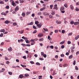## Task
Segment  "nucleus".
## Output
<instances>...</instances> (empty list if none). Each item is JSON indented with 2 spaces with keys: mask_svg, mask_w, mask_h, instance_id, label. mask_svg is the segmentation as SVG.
<instances>
[{
  "mask_svg": "<svg viewBox=\"0 0 79 79\" xmlns=\"http://www.w3.org/2000/svg\"><path fill=\"white\" fill-rule=\"evenodd\" d=\"M73 65H75L76 64V60H74L73 62Z\"/></svg>",
  "mask_w": 79,
  "mask_h": 79,
  "instance_id": "nucleus-58",
  "label": "nucleus"
},
{
  "mask_svg": "<svg viewBox=\"0 0 79 79\" xmlns=\"http://www.w3.org/2000/svg\"><path fill=\"white\" fill-rule=\"evenodd\" d=\"M3 33H1L0 34V37H3Z\"/></svg>",
  "mask_w": 79,
  "mask_h": 79,
  "instance_id": "nucleus-47",
  "label": "nucleus"
},
{
  "mask_svg": "<svg viewBox=\"0 0 79 79\" xmlns=\"http://www.w3.org/2000/svg\"><path fill=\"white\" fill-rule=\"evenodd\" d=\"M11 49H12L11 47H10L9 48H8V51H9V52H10V51H11Z\"/></svg>",
  "mask_w": 79,
  "mask_h": 79,
  "instance_id": "nucleus-35",
  "label": "nucleus"
},
{
  "mask_svg": "<svg viewBox=\"0 0 79 79\" xmlns=\"http://www.w3.org/2000/svg\"><path fill=\"white\" fill-rule=\"evenodd\" d=\"M65 32V31H64V30H63L62 31V34H64Z\"/></svg>",
  "mask_w": 79,
  "mask_h": 79,
  "instance_id": "nucleus-50",
  "label": "nucleus"
},
{
  "mask_svg": "<svg viewBox=\"0 0 79 79\" xmlns=\"http://www.w3.org/2000/svg\"><path fill=\"white\" fill-rule=\"evenodd\" d=\"M64 6L65 8H68V5L67 4H64Z\"/></svg>",
  "mask_w": 79,
  "mask_h": 79,
  "instance_id": "nucleus-49",
  "label": "nucleus"
},
{
  "mask_svg": "<svg viewBox=\"0 0 79 79\" xmlns=\"http://www.w3.org/2000/svg\"><path fill=\"white\" fill-rule=\"evenodd\" d=\"M4 2L3 1H1L0 2V4H4Z\"/></svg>",
  "mask_w": 79,
  "mask_h": 79,
  "instance_id": "nucleus-52",
  "label": "nucleus"
},
{
  "mask_svg": "<svg viewBox=\"0 0 79 79\" xmlns=\"http://www.w3.org/2000/svg\"><path fill=\"white\" fill-rule=\"evenodd\" d=\"M29 25H33V22H31L29 23Z\"/></svg>",
  "mask_w": 79,
  "mask_h": 79,
  "instance_id": "nucleus-54",
  "label": "nucleus"
},
{
  "mask_svg": "<svg viewBox=\"0 0 79 79\" xmlns=\"http://www.w3.org/2000/svg\"><path fill=\"white\" fill-rule=\"evenodd\" d=\"M19 78H20L21 79H22V78H23V75L22 74H20L19 76Z\"/></svg>",
  "mask_w": 79,
  "mask_h": 79,
  "instance_id": "nucleus-11",
  "label": "nucleus"
},
{
  "mask_svg": "<svg viewBox=\"0 0 79 79\" xmlns=\"http://www.w3.org/2000/svg\"><path fill=\"white\" fill-rule=\"evenodd\" d=\"M79 38V35H78L77 36L75 37V40H77Z\"/></svg>",
  "mask_w": 79,
  "mask_h": 79,
  "instance_id": "nucleus-17",
  "label": "nucleus"
},
{
  "mask_svg": "<svg viewBox=\"0 0 79 79\" xmlns=\"http://www.w3.org/2000/svg\"><path fill=\"white\" fill-rule=\"evenodd\" d=\"M60 56H61V57H64V55L63 54H61Z\"/></svg>",
  "mask_w": 79,
  "mask_h": 79,
  "instance_id": "nucleus-46",
  "label": "nucleus"
},
{
  "mask_svg": "<svg viewBox=\"0 0 79 79\" xmlns=\"http://www.w3.org/2000/svg\"><path fill=\"white\" fill-rule=\"evenodd\" d=\"M22 38L23 39H24V40H27V37L24 36H23Z\"/></svg>",
  "mask_w": 79,
  "mask_h": 79,
  "instance_id": "nucleus-16",
  "label": "nucleus"
},
{
  "mask_svg": "<svg viewBox=\"0 0 79 79\" xmlns=\"http://www.w3.org/2000/svg\"><path fill=\"white\" fill-rule=\"evenodd\" d=\"M25 76H26V77H28L29 76V75L27 73H26L24 75Z\"/></svg>",
  "mask_w": 79,
  "mask_h": 79,
  "instance_id": "nucleus-25",
  "label": "nucleus"
},
{
  "mask_svg": "<svg viewBox=\"0 0 79 79\" xmlns=\"http://www.w3.org/2000/svg\"><path fill=\"white\" fill-rule=\"evenodd\" d=\"M56 23L57 24H60L61 23V21H58V20H57L56 21Z\"/></svg>",
  "mask_w": 79,
  "mask_h": 79,
  "instance_id": "nucleus-3",
  "label": "nucleus"
},
{
  "mask_svg": "<svg viewBox=\"0 0 79 79\" xmlns=\"http://www.w3.org/2000/svg\"><path fill=\"white\" fill-rule=\"evenodd\" d=\"M44 58H46L47 57V55L44 54L43 56Z\"/></svg>",
  "mask_w": 79,
  "mask_h": 79,
  "instance_id": "nucleus-60",
  "label": "nucleus"
},
{
  "mask_svg": "<svg viewBox=\"0 0 79 79\" xmlns=\"http://www.w3.org/2000/svg\"><path fill=\"white\" fill-rule=\"evenodd\" d=\"M25 42H26V43L27 44H30V41L27 40H25Z\"/></svg>",
  "mask_w": 79,
  "mask_h": 79,
  "instance_id": "nucleus-8",
  "label": "nucleus"
},
{
  "mask_svg": "<svg viewBox=\"0 0 79 79\" xmlns=\"http://www.w3.org/2000/svg\"><path fill=\"white\" fill-rule=\"evenodd\" d=\"M72 34H73V32H71L69 33L68 35V36H70V35H72Z\"/></svg>",
  "mask_w": 79,
  "mask_h": 79,
  "instance_id": "nucleus-40",
  "label": "nucleus"
},
{
  "mask_svg": "<svg viewBox=\"0 0 79 79\" xmlns=\"http://www.w3.org/2000/svg\"><path fill=\"white\" fill-rule=\"evenodd\" d=\"M45 9V7H43V8L40 9V11H43V10H44Z\"/></svg>",
  "mask_w": 79,
  "mask_h": 79,
  "instance_id": "nucleus-14",
  "label": "nucleus"
},
{
  "mask_svg": "<svg viewBox=\"0 0 79 79\" xmlns=\"http://www.w3.org/2000/svg\"><path fill=\"white\" fill-rule=\"evenodd\" d=\"M39 59L40 60H41V61H43V60H44V58L40 57L39 58Z\"/></svg>",
  "mask_w": 79,
  "mask_h": 79,
  "instance_id": "nucleus-39",
  "label": "nucleus"
},
{
  "mask_svg": "<svg viewBox=\"0 0 79 79\" xmlns=\"http://www.w3.org/2000/svg\"><path fill=\"white\" fill-rule=\"evenodd\" d=\"M5 60H8V58L7 57L5 56Z\"/></svg>",
  "mask_w": 79,
  "mask_h": 79,
  "instance_id": "nucleus-51",
  "label": "nucleus"
},
{
  "mask_svg": "<svg viewBox=\"0 0 79 79\" xmlns=\"http://www.w3.org/2000/svg\"><path fill=\"white\" fill-rule=\"evenodd\" d=\"M13 24L14 26H16L17 25L16 23H13Z\"/></svg>",
  "mask_w": 79,
  "mask_h": 79,
  "instance_id": "nucleus-42",
  "label": "nucleus"
},
{
  "mask_svg": "<svg viewBox=\"0 0 79 79\" xmlns=\"http://www.w3.org/2000/svg\"><path fill=\"white\" fill-rule=\"evenodd\" d=\"M25 46H26L27 47H30V46H31V44H26Z\"/></svg>",
  "mask_w": 79,
  "mask_h": 79,
  "instance_id": "nucleus-44",
  "label": "nucleus"
},
{
  "mask_svg": "<svg viewBox=\"0 0 79 79\" xmlns=\"http://www.w3.org/2000/svg\"><path fill=\"white\" fill-rule=\"evenodd\" d=\"M48 39H49V40H50V39H52V38H50V36L48 35Z\"/></svg>",
  "mask_w": 79,
  "mask_h": 79,
  "instance_id": "nucleus-45",
  "label": "nucleus"
},
{
  "mask_svg": "<svg viewBox=\"0 0 79 79\" xmlns=\"http://www.w3.org/2000/svg\"><path fill=\"white\" fill-rule=\"evenodd\" d=\"M55 12L52 11V12L51 15H55Z\"/></svg>",
  "mask_w": 79,
  "mask_h": 79,
  "instance_id": "nucleus-30",
  "label": "nucleus"
},
{
  "mask_svg": "<svg viewBox=\"0 0 79 79\" xmlns=\"http://www.w3.org/2000/svg\"><path fill=\"white\" fill-rule=\"evenodd\" d=\"M76 11H79V9L77 8L75 9Z\"/></svg>",
  "mask_w": 79,
  "mask_h": 79,
  "instance_id": "nucleus-63",
  "label": "nucleus"
},
{
  "mask_svg": "<svg viewBox=\"0 0 79 79\" xmlns=\"http://www.w3.org/2000/svg\"><path fill=\"white\" fill-rule=\"evenodd\" d=\"M42 14V13L40 12H39L38 13L37 15H38L39 16H40Z\"/></svg>",
  "mask_w": 79,
  "mask_h": 79,
  "instance_id": "nucleus-53",
  "label": "nucleus"
},
{
  "mask_svg": "<svg viewBox=\"0 0 79 79\" xmlns=\"http://www.w3.org/2000/svg\"><path fill=\"white\" fill-rule=\"evenodd\" d=\"M59 66L60 67L62 68L63 67V64H60L59 65Z\"/></svg>",
  "mask_w": 79,
  "mask_h": 79,
  "instance_id": "nucleus-29",
  "label": "nucleus"
},
{
  "mask_svg": "<svg viewBox=\"0 0 79 79\" xmlns=\"http://www.w3.org/2000/svg\"><path fill=\"white\" fill-rule=\"evenodd\" d=\"M27 15H29L30 14H31V12H28L26 13Z\"/></svg>",
  "mask_w": 79,
  "mask_h": 79,
  "instance_id": "nucleus-32",
  "label": "nucleus"
},
{
  "mask_svg": "<svg viewBox=\"0 0 79 79\" xmlns=\"http://www.w3.org/2000/svg\"><path fill=\"white\" fill-rule=\"evenodd\" d=\"M30 63L31 64H34V62L33 61H30Z\"/></svg>",
  "mask_w": 79,
  "mask_h": 79,
  "instance_id": "nucleus-48",
  "label": "nucleus"
},
{
  "mask_svg": "<svg viewBox=\"0 0 79 79\" xmlns=\"http://www.w3.org/2000/svg\"><path fill=\"white\" fill-rule=\"evenodd\" d=\"M15 11H18L19 10V6H17L15 9Z\"/></svg>",
  "mask_w": 79,
  "mask_h": 79,
  "instance_id": "nucleus-4",
  "label": "nucleus"
},
{
  "mask_svg": "<svg viewBox=\"0 0 79 79\" xmlns=\"http://www.w3.org/2000/svg\"><path fill=\"white\" fill-rule=\"evenodd\" d=\"M74 24L75 26H76V25H78V24H79V22H75L74 23Z\"/></svg>",
  "mask_w": 79,
  "mask_h": 79,
  "instance_id": "nucleus-7",
  "label": "nucleus"
},
{
  "mask_svg": "<svg viewBox=\"0 0 79 79\" xmlns=\"http://www.w3.org/2000/svg\"><path fill=\"white\" fill-rule=\"evenodd\" d=\"M6 63L7 64H8L10 63V62L9 61H6Z\"/></svg>",
  "mask_w": 79,
  "mask_h": 79,
  "instance_id": "nucleus-59",
  "label": "nucleus"
},
{
  "mask_svg": "<svg viewBox=\"0 0 79 79\" xmlns=\"http://www.w3.org/2000/svg\"><path fill=\"white\" fill-rule=\"evenodd\" d=\"M36 64L38 66H40V64L38 62H37L36 63Z\"/></svg>",
  "mask_w": 79,
  "mask_h": 79,
  "instance_id": "nucleus-23",
  "label": "nucleus"
},
{
  "mask_svg": "<svg viewBox=\"0 0 79 79\" xmlns=\"http://www.w3.org/2000/svg\"><path fill=\"white\" fill-rule=\"evenodd\" d=\"M73 58V55H71L69 57V59H72Z\"/></svg>",
  "mask_w": 79,
  "mask_h": 79,
  "instance_id": "nucleus-22",
  "label": "nucleus"
},
{
  "mask_svg": "<svg viewBox=\"0 0 79 79\" xmlns=\"http://www.w3.org/2000/svg\"><path fill=\"white\" fill-rule=\"evenodd\" d=\"M75 68L76 70H77H77H78L79 69L78 68V67H77V66H75Z\"/></svg>",
  "mask_w": 79,
  "mask_h": 79,
  "instance_id": "nucleus-31",
  "label": "nucleus"
},
{
  "mask_svg": "<svg viewBox=\"0 0 79 79\" xmlns=\"http://www.w3.org/2000/svg\"><path fill=\"white\" fill-rule=\"evenodd\" d=\"M8 74H9L10 75H12V74H13V73L12 72H8Z\"/></svg>",
  "mask_w": 79,
  "mask_h": 79,
  "instance_id": "nucleus-38",
  "label": "nucleus"
},
{
  "mask_svg": "<svg viewBox=\"0 0 79 79\" xmlns=\"http://www.w3.org/2000/svg\"><path fill=\"white\" fill-rule=\"evenodd\" d=\"M49 18H50L51 19H52V18H53V16H52V15H49Z\"/></svg>",
  "mask_w": 79,
  "mask_h": 79,
  "instance_id": "nucleus-34",
  "label": "nucleus"
},
{
  "mask_svg": "<svg viewBox=\"0 0 79 79\" xmlns=\"http://www.w3.org/2000/svg\"><path fill=\"white\" fill-rule=\"evenodd\" d=\"M37 26L39 28H40L41 27L40 24H38L37 25Z\"/></svg>",
  "mask_w": 79,
  "mask_h": 79,
  "instance_id": "nucleus-18",
  "label": "nucleus"
},
{
  "mask_svg": "<svg viewBox=\"0 0 79 79\" xmlns=\"http://www.w3.org/2000/svg\"><path fill=\"white\" fill-rule=\"evenodd\" d=\"M55 33H58V30H55L54 31Z\"/></svg>",
  "mask_w": 79,
  "mask_h": 79,
  "instance_id": "nucleus-33",
  "label": "nucleus"
},
{
  "mask_svg": "<svg viewBox=\"0 0 79 79\" xmlns=\"http://www.w3.org/2000/svg\"><path fill=\"white\" fill-rule=\"evenodd\" d=\"M33 28L34 29H37V27H36L34 25L33 26Z\"/></svg>",
  "mask_w": 79,
  "mask_h": 79,
  "instance_id": "nucleus-36",
  "label": "nucleus"
},
{
  "mask_svg": "<svg viewBox=\"0 0 79 79\" xmlns=\"http://www.w3.org/2000/svg\"><path fill=\"white\" fill-rule=\"evenodd\" d=\"M9 22L8 20H6L4 22L5 24H8L9 23Z\"/></svg>",
  "mask_w": 79,
  "mask_h": 79,
  "instance_id": "nucleus-13",
  "label": "nucleus"
},
{
  "mask_svg": "<svg viewBox=\"0 0 79 79\" xmlns=\"http://www.w3.org/2000/svg\"><path fill=\"white\" fill-rule=\"evenodd\" d=\"M43 35H44L43 34H42L41 33H39L38 35V36L39 37H42V36H43Z\"/></svg>",
  "mask_w": 79,
  "mask_h": 79,
  "instance_id": "nucleus-2",
  "label": "nucleus"
},
{
  "mask_svg": "<svg viewBox=\"0 0 79 79\" xmlns=\"http://www.w3.org/2000/svg\"><path fill=\"white\" fill-rule=\"evenodd\" d=\"M34 44H35V42H32L31 44V45H34Z\"/></svg>",
  "mask_w": 79,
  "mask_h": 79,
  "instance_id": "nucleus-56",
  "label": "nucleus"
},
{
  "mask_svg": "<svg viewBox=\"0 0 79 79\" xmlns=\"http://www.w3.org/2000/svg\"><path fill=\"white\" fill-rule=\"evenodd\" d=\"M22 15L23 17H25V16H26V14L24 13H23L22 14Z\"/></svg>",
  "mask_w": 79,
  "mask_h": 79,
  "instance_id": "nucleus-10",
  "label": "nucleus"
},
{
  "mask_svg": "<svg viewBox=\"0 0 79 79\" xmlns=\"http://www.w3.org/2000/svg\"><path fill=\"white\" fill-rule=\"evenodd\" d=\"M21 66L23 67V68H26V65H23L22 64H20Z\"/></svg>",
  "mask_w": 79,
  "mask_h": 79,
  "instance_id": "nucleus-21",
  "label": "nucleus"
},
{
  "mask_svg": "<svg viewBox=\"0 0 79 79\" xmlns=\"http://www.w3.org/2000/svg\"><path fill=\"white\" fill-rule=\"evenodd\" d=\"M70 7L71 8V10H74V7H73V6H72V5H70Z\"/></svg>",
  "mask_w": 79,
  "mask_h": 79,
  "instance_id": "nucleus-24",
  "label": "nucleus"
},
{
  "mask_svg": "<svg viewBox=\"0 0 79 79\" xmlns=\"http://www.w3.org/2000/svg\"><path fill=\"white\" fill-rule=\"evenodd\" d=\"M76 5H79V2H77L76 3Z\"/></svg>",
  "mask_w": 79,
  "mask_h": 79,
  "instance_id": "nucleus-64",
  "label": "nucleus"
},
{
  "mask_svg": "<svg viewBox=\"0 0 79 79\" xmlns=\"http://www.w3.org/2000/svg\"><path fill=\"white\" fill-rule=\"evenodd\" d=\"M25 69L27 70V71H31L30 69H29L28 68H26Z\"/></svg>",
  "mask_w": 79,
  "mask_h": 79,
  "instance_id": "nucleus-41",
  "label": "nucleus"
},
{
  "mask_svg": "<svg viewBox=\"0 0 79 79\" xmlns=\"http://www.w3.org/2000/svg\"><path fill=\"white\" fill-rule=\"evenodd\" d=\"M41 55L42 56V55H44V52H41Z\"/></svg>",
  "mask_w": 79,
  "mask_h": 79,
  "instance_id": "nucleus-61",
  "label": "nucleus"
},
{
  "mask_svg": "<svg viewBox=\"0 0 79 79\" xmlns=\"http://www.w3.org/2000/svg\"><path fill=\"white\" fill-rule=\"evenodd\" d=\"M18 32H19L20 34H23L24 32V30H21V31H18Z\"/></svg>",
  "mask_w": 79,
  "mask_h": 79,
  "instance_id": "nucleus-15",
  "label": "nucleus"
},
{
  "mask_svg": "<svg viewBox=\"0 0 79 79\" xmlns=\"http://www.w3.org/2000/svg\"><path fill=\"white\" fill-rule=\"evenodd\" d=\"M2 72L3 73L4 72V71H5V69L4 68H2Z\"/></svg>",
  "mask_w": 79,
  "mask_h": 79,
  "instance_id": "nucleus-55",
  "label": "nucleus"
},
{
  "mask_svg": "<svg viewBox=\"0 0 79 79\" xmlns=\"http://www.w3.org/2000/svg\"><path fill=\"white\" fill-rule=\"evenodd\" d=\"M53 10H57L58 8H57V4H55L54 6V7L53 8Z\"/></svg>",
  "mask_w": 79,
  "mask_h": 79,
  "instance_id": "nucleus-1",
  "label": "nucleus"
},
{
  "mask_svg": "<svg viewBox=\"0 0 79 79\" xmlns=\"http://www.w3.org/2000/svg\"><path fill=\"white\" fill-rule=\"evenodd\" d=\"M49 47H50V48H51L52 49H53V48H54L53 46H52V45L50 46Z\"/></svg>",
  "mask_w": 79,
  "mask_h": 79,
  "instance_id": "nucleus-28",
  "label": "nucleus"
},
{
  "mask_svg": "<svg viewBox=\"0 0 79 79\" xmlns=\"http://www.w3.org/2000/svg\"><path fill=\"white\" fill-rule=\"evenodd\" d=\"M9 8L10 6H6L5 7V8H6V9H9Z\"/></svg>",
  "mask_w": 79,
  "mask_h": 79,
  "instance_id": "nucleus-27",
  "label": "nucleus"
},
{
  "mask_svg": "<svg viewBox=\"0 0 79 79\" xmlns=\"http://www.w3.org/2000/svg\"><path fill=\"white\" fill-rule=\"evenodd\" d=\"M37 32V30H35L34 31H33L32 33L33 34H35Z\"/></svg>",
  "mask_w": 79,
  "mask_h": 79,
  "instance_id": "nucleus-43",
  "label": "nucleus"
},
{
  "mask_svg": "<svg viewBox=\"0 0 79 79\" xmlns=\"http://www.w3.org/2000/svg\"><path fill=\"white\" fill-rule=\"evenodd\" d=\"M12 4L13 6H16V5L15 2L14 1H12Z\"/></svg>",
  "mask_w": 79,
  "mask_h": 79,
  "instance_id": "nucleus-5",
  "label": "nucleus"
},
{
  "mask_svg": "<svg viewBox=\"0 0 79 79\" xmlns=\"http://www.w3.org/2000/svg\"><path fill=\"white\" fill-rule=\"evenodd\" d=\"M0 32H5V30L4 29H2V30H1L0 31Z\"/></svg>",
  "mask_w": 79,
  "mask_h": 79,
  "instance_id": "nucleus-12",
  "label": "nucleus"
},
{
  "mask_svg": "<svg viewBox=\"0 0 79 79\" xmlns=\"http://www.w3.org/2000/svg\"><path fill=\"white\" fill-rule=\"evenodd\" d=\"M64 8H65L64 7V6H62L61 7H60V11H62V10H64Z\"/></svg>",
  "mask_w": 79,
  "mask_h": 79,
  "instance_id": "nucleus-6",
  "label": "nucleus"
},
{
  "mask_svg": "<svg viewBox=\"0 0 79 79\" xmlns=\"http://www.w3.org/2000/svg\"><path fill=\"white\" fill-rule=\"evenodd\" d=\"M32 56V54L31 53H28V54L27 55V57H29V56Z\"/></svg>",
  "mask_w": 79,
  "mask_h": 79,
  "instance_id": "nucleus-9",
  "label": "nucleus"
},
{
  "mask_svg": "<svg viewBox=\"0 0 79 79\" xmlns=\"http://www.w3.org/2000/svg\"><path fill=\"white\" fill-rule=\"evenodd\" d=\"M50 7L51 9H52V8H53V5H50Z\"/></svg>",
  "mask_w": 79,
  "mask_h": 79,
  "instance_id": "nucleus-26",
  "label": "nucleus"
},
{
  "mask_svg": "<svg viewBox=\"0 0 79 79\" xmlns=\"http://www.w3.org/2000/svg\"><path fill=\"white\" fill-rule=\"evenodd\" d=\"M63 67H67L68 66V64H64L63 65Z\"/></svg>",
  "mask_w": 79,
  "mask_h": 79,
  "instance_id": "nucleus-20",
  "label": "nucleus"
},
{
  "mask_svg": "<svg viewBox=\"0 0 79 79\" xmlns=\"http://www.w3.org/2000/svg\"><path fill=\"white\" fill-rule=\"evenodd\" d=\"M78 54H79V51H77V52H76V55H78Z\"/></svg>",
  "mask_w": 79,
  "mask_h": 79,
  "instance_id": "nucleus-62",
  "label": "nucleus"
},
{
  "mask_svg": "<svg viewBox=\"0 0 79 79\" xmlns=\"http://www.w3.org/2000/svg\"><path fill=\"white\" fill-rule=\"evenodd\" d=\"M74 21H72L70 22V24H74Z\"/></svg>",
  "mask_w": 79,
  "mask_h": 79,
  "instance_id": "nucleus-37",
  "label": "nucleus"
},
{
  "mask_svg": "<svg viewBox=\"0 0 79 79\" xmlns=\"http://www.w3.org/2000/svg\"><path fill=\"white\" fill-rule=\"evenodd\" d=\"M39 21H35V24H36V25H37L39 24Z\"/></svg>",
  "mask_w": 79,
  "mask_h": 79,
  "instance_id": "nucleus-19",
  "label": "nucleus"
},
{
  "mask_svg": "<svg viewBox=\"0 0 79 79\" xmlns=\"http://www.w3.org/2000/svg\"><path fill=\"white\" fill-rule=\"evenodd\" d=\"M64 48V45H62L61 46V48L63 49Z\"/></svg>",
  "mask_w": 79,
  "mask_h": 79,
  "instance_id": "nucleus-57",
  "label": "nucleus"
}]
</instances>
